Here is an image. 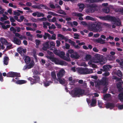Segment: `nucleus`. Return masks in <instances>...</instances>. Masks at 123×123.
Wrapping results in <instances>:
<instances>
[{"mask_svg": "<svg viewBox=\"0 0 123 123\" xmlns=\"http://www.w3.org/2000/svg\"><path fill=\"white\" fill-rule=\"evenodd\" d=\"M122 85L121 82H119L117 84V88L119 89V91H121V89H122Z\"/></svg>", "mask_w": 123, "mask_h": 123, "instance_id": "27", "label": "nucleus"}, {"mask_svg": "<svg viewBox=\"0 0 123 123\" xmlns=\"http://www.w3.org/2000/svg\"><path fill=\"white\" fill-rule=\"evenodd\" d=\"M51 74L52 76V80L53 81H54V82H57L58 81L57 80V79L56 78L55 72H51Z\"/></svg>", "mask_w": 123, "mask_h": 123, "instance_id": "15", "label": "nucleus"}, {"mask_svg": "<svg viewBox=\"0 0 123 123\" xmlns=\"http://www.w3.org/2000/svg\"><path fill=\"white\" fill-rule=\"evenodd\" d=\"M103 103L101 102L98 101V106L100 108H102V105H103Z\"/></svg>", "mask_w": 123, "mask_h": 123, "instance_id": "62", "label": "nucleus"}, {"mask_svg": "<svg viewBox=\"0 0 123 123\" xmlns=\"http://www.w3.org/2000/svg\"><path fill=\"white\" fill-rule=\"evenodd\" d=\"M9 61V58L7 56L4 57V64L7 65L8 64Z\"/></svg>", "mask_w": 123, "mask_h": 123, "instance_id": "30", "label": "nucleus"}, {"mask_svg": "<svg viewBox=\"0 0 123 123\" xmlns=\"http://www.w3.org/2000/svg\"><path fill=\"white\" fill-rule=\"evenodd\" d=\"M25 61L26 64L29 63L31 61L30 57L28 56H26L25 59Z\"/></svg>", "mask_w": 123, "mask_h": 123, "instance_id": "22", "label": "nucleus"}, {"mask_svg": "<svg viewBox=\"0 0 123 123\" xmlns=\"http://www.w3.org/2000/svg\"><path fill=\"white\" fill-rule=\"evenodd\" d=\"M68 58L67 57H66L64 56L63 58V59L65 60L66 61H67L68 62H69L70 61V58L69 57H68Z\"/></svg>", "mask_w": 123, "mask_h": 123, "instance_id": "55", "label": "nucleus"}, {"mask_svg": "<svg viewBox=\"0 0 123 123\" xmlns=\"http://www.w3.org/2000/svg\"><path fill=\"white\" fill-rule=\"evenodd\" d=\"M107 57L108 60L111 61L113 60L114 59L113 56L110 55H108Z\"/></svg>", "mask_w": 123, "mask_h": 123, "instance_id": "48", "label": "nucleus"}, {"mask_svg": "<svg viewBox=\"0 0 123 123\" xmlns=\"http://www.w3.org/2000/svg\"><path fill=\"white\" fill-rule=\"evenodd\" d=\"M47 57L48 58H49V59L50 60L52 61V62H54V61H55V59L56 58L55 57H52V56H48Z\"/></svg>", "mask_w": 123, "mask_h": 123, "instance_id": "42", "label": "nucleus"}, {"mask_svg": "<svg viewBox=\"0 0 123 123\" xmlns=\"http://www.w3.org/2000/svg\"><path fill=\"white\" fill-rule=\"evenodd\" d=\"M54 62L56 64L60 65H65V64H67L66 62L63 61H60L56 58Z\"/></svg>", "mask_w": 123, "mask_h": 123, "instance_id": "8", "label": "nucleus"}, {"mask_svg": "<svg viewBox=\"0 0 123 123\" xmlns=\"http://www.w3.org/2000/svg\"><path fill=\"white\" fill-rule=\"evenodd\" d=\"M72 14L73 16H77L78 17H82L84 15L81 13L76 12H73L72 13Z\"/></svg>", "mask_w": 123, "mask_h": 123, "instance_id": "24", "label": "nucleus"}, {"mask_svg": "<svg viewBox=\"0 0 123 123\" xmlns=\"http://www.w3.org/2000/svg\"><path fill=\"white\" fill-rule=\"evenodd\" d=\"M115 17H113L109 15H107V20L113 21Z\"/></svg>", "mask_w": 123, "mask_h": 123, "instance_id": "31", "label": "nucleus"}, {"mask_svg": "<svg viewBox=\"0 0 123 123\" xmlns=\"http://www.w3.org/2000/svg\"><path fill=\"white\" fill-rule=\"evenodd\" d=\"M107 83V80L105 78H104L100 81L99 85L104 86L106 85Z\"/></svg>", "mask_w": 123, "mask_h": 123, "instance_id": "21", "label": "nucleus"}, {"mask_svg": "<svg viewBox=\"0 0 123 123\" xmlns=\"http://www.w3.org/2000/svg\"><path fill=\"white\" fill-rule=\"evenodd\" d=\"M104 0H88V1L90 3H93L94 2H101Z\"/></svg>", "mask_w": 123, "mask_h": 123, "instance_id": "36", "label": "nucleus"}, {"mask_svg": "<svg viewBox=\"0 0 123 123\" xmlns=\"http://www.w3.org/2000/svg\"><path fill=\"white\" fill-rule=\"evenodd\" d=\"M107 60L103 58V56L100 54H96L94 57L93 61L96 63H100L101 64H103L106 62Z\"/></svg>", "mask_w": 123, "mask_h": 123, "instance_id": "2", "label": "nucleus"}, {"mask_svg": "<svg viewBox=\"0 0 123 123\" xmlns=\"http://www.w3.org/2000/svg\"><path fill=\"white\" fill-rule=\"evenodd\" d=\"M33 56L35 58V60L37 62V54L36 52H35L33 53Z\"/></svg>", "mask_w": 123, "mask_h": 123, "instance_id": "52", "label": "nucleus"}, {"mask_svg": "<svg viewBox=\"0 0 123 123\" xmlns=\"http://www.w3.org/2000/svg\"><path fill=\"white\" fill-rule=\"evenodd\" d=\"M86 19L88 20H93L94 19V18L90 16H87L86 17Z\"/></svg>", "mask_w": 123, "mask_h": 123, "instance_id": "44", "label": "nucleus"}, {"mask_svg": "<svg viewBox=\"0 0 123 123\" xmlns=\"http://www.w3.org/2000/svg\"><path fill=\"white\" fill-rule=\"evenodd\" d=\"M104 11L105 13H108L109 11V9L107 8H106L104 9Z\"/></svg>", "mask_w": 123, "mask_h": 123, "instance_id": "57", "label": "nucleus"}, {"mask_svg": "<svg viewBox=\"0 0 123 123\" xmlns=\"http://www.w3.org/2000/svg\"><path fill=\"white\" fill-rule=\"evenodd\" d=\"M57 37H60L61 38H58V39L59 40H64L66 41L68 40V38L67 37H65L63 35L60 34H58L57 35Z\"/></svg>", "mask_w": 123, "mask_h": 123, "instance_id": "18", "label": "nucleus"}, {"mask_svg": "<svg viewBox=\"0 0 123 123\" xmlns=\"http://www.w3.org/2000/svg\"><path fill=\"white\" fill-rule=\"evenodd\" d=\"M85 93V90L79 88L76 89L74 91L72 92V93L74 97H79L80 96H82Z\"/></svg>", "mask_w": 123, "mask_h": 123, "instance_id": "5", "label": "nucleus"}, {"mask_svg": "<svg viewBox=\"0 0 123 123\" xmlns=\"http://www.w3.org/2000/svg\"><path fill=\"white\" fill-rule=\"evenodd\" d=\"M74 38L75 39H79V35L77 33H75L74 34Z\"/></svg>", "mask_w": 123, "mask_h": 123, "instance_id": "45", "label": "nucleus"}, {"mask_svg": "<svg viewBox=\"0 0 123 123\" xmlns=\"http://www.w3.org/2000/svg\"><path fill=\"white\" fill-rule=\"evenodd\" d=\"M79 7V11L82 12L85 8V5L82 3H78V4Z\"/></svg>", "mask_w": 123, "mask_h": 123, "instance_id": "19", "label": "nucleus"}, {"mask_svg": "<svg viewBox=\"0 0 123 123\" xmlns=\"http://www.w3.org/2000/svg\"><path fill=\"white\" fill-rule=\"evenodd\" d=\"M70 57L73 58L77 59L79 58L80 56L77 52H74L73 54L71 55Z\"/></svg>", "mask_w": 123, "mask_h": 123, "instance_id": "14", "label": "nucleus"}, {"mask_svg": "<svg viewBox=\"0 0 123 123\" xmlns=\"http://www.w3.org/2000/svg\"><path fill=\"white\" fill-rule=\"evenodd\" d=\"M65 48L67 49H69L70 47V45L68 43H65Z\"/></svg>", "mask_w": 123, "mask_h": 123, "instance_id": "56", "label": "nucleus"}, {"mask_svg": "<svg viewBox=\"0 0 123 123\" xmlns=\"http://www.w3.org/2000/svg\"><path fill=\"white\" fill-rule=\"evenodd\" d=\"M65 73V70L63 69L60 70L57 74V78H62Z\"/></svg>", "mask_w": 123, "mask_h": 123, "instance_id": "10", "label": "nucleus"}, {"mask_svg": "<svg viewBox=\"0 0 123 123\" xmlns=\"http://www.w3.org/2000/svg\"><path fill=\"white\" fill-rule=\"evenodd\" d=\"M10 30L11 31H12L14 33H15L16 31V29L12 27H11L10 28Z\"/></svg>", "mask_w": 123, "mask_h": 123, "instance_id": "46", "label": "nucleus"}, {"mask_svg": "<svg viewBox=\"0 0 123 123\" xmlns=\"http://www.w3.org/2000/svg\"><path fill=\"white\" fill-rule=\"evenodd\" d=\"M34 65V62H31L28 65V68H31L33 67Z\"/></svg>", "mask_w": 123, "mask_h": 123, "instance_id": "34", "label": "nucleus"}, {"mask_svg": "<svg viewBox=\"0 0 123 123\" xmlns=\"http://www.w3.org/2000/svg\"><path fill=\"white\" fill-rule=\"evenodd\" d=\"M65 55V53L63 51H59L58 56L60 57H62L64 56Z\"/></svg>", "mask_w": 123, "mask_h": 123, "instance_id": "37", "label": "nucleus"}, {"mask_svg": "<svg viewBox=\"0 0 123 123\" xmlns=\"http://www.w3.org/2000/svg\"><path fill=\"white\" fill-rule=\"evenodd\" d=\"M26 81L22 80H17L16 83L18 84H22L26 83Z\"/></svg>", "mask_w": 123, "mask_h": 123, "instance_id": "23", "label": "nucleus"}, {"mask_svg": "<svg viewBox=\"0 0 123 123\" xmlns=\"http://www.w3.org/2000/svg\"><path fill=\"white\" fill-rule=\"evenodd\" d=\"M103 69H100V70L103 72H107L109 70L110 68H111L112 67L110 65H105L103 66Z\"/></svg>", "mask_w": 123, "mask_h": 123, "instance_id": "11", "label": "nucleus"}, {"mask_svg": "<svg viewBox=\"0 0 123 123\" xmlns=\"http://www.w3.org/2000/svg\"><path fill=\"white\" fill-rule=\"evenodd\" d=\"M20 20L19 19L18 20V22H21L23 21V19L24 18V17L23 16H22L20 17Z\"/></svg>", "mask_w": 123, "mask_h": 123, "instance_id": "58", "label": "nucleus"}, {"mask_svg": "<svg viewBox=\"0 0 123 123\" xmlns=\"http://www.w3.org/2000/svg\"><path fill=\"white\" fill-rule=\"evenodd\" d=\"M56 35L55 34H53L51 37V36L50 35V38H49V39L54 40H55L56 39Z\"/></svg>", "mask_w": 123, "mask_h": 123, "instance_id": "38", "label": "nucleus"}, {"mask_svg": "<svg viewBox=\"0 0 123 123\" xmlns=\"http://www.w3.org/2000/svg\"><path fill=\"white\" fill-rule=\"evenodd\" d=\"M49 41H48L44 43L43 44V47L42 49L44 51H46L48 49H49L50 48L49 44Z\"/></svg>", "mask_w": 123, "mask_h": 123, "instance_id": "9", "label": "nucleus"}, {"mask_svg": "<svg viewBox=\"0 0 123 123\" xmlns=\"http://www.w3.org/2000/svg\"><path fill=\"white\" fill-rule=\"evenodd\" d=\"M36 12L37 13V17H40L41 16L43 17L44 16V14L43 13H40L38 12Z\"/></svg>", "mask_w": 123, "mask_h": 123, "instance_id": "39", "label": "nucleus"}, {"mask_svg": "<svg viewBox=\"0 0 123 123\" xmlns=\"http://www.w3.org/2000/svg\"><path fill=\"white\" fill-rule=\"evenodd\" d=\"M12 42L13 43L19 45L21 44V41L17 38L14 37L13 38Z\"/></svg>", "mask_w": 123, "mask_h": 123, "instance_id": "16", "label": "nucleus"}, {"mask_svg": "<svg viewBox=\"0 0 123 123\" xmlns=\"http://www.w3.org/2000/svg\"><path fill=\"white\" fill-rule=\"evenodd\" d=\"M105 107L107 109L109 108L110 109H112L115 107V105L113 103L108 102L105 104Z\"/></svg>", "mask_w": 123, "mask_h": 123, "instance_id": "13", "label": "nucleus"}, {"mask_svg": "<svg viewBox=\"0 0 123 123\" xmlns=\"http://www.w3.org/2000/svg\"><path fill=\"white\" fill-rule=\"evenodd\" d=\"M97 101L96 99L92 98L90 105L92 107L95 106H96Z\"/></svg>", "mask_w": 123, "mask_h": 123, "instance_id": "29", "label": "nucleus"}, {"mask_svg": "<svg viewBox=\"0 0 123 123\" xmlns=\"http://www.w3.org/2000/svg\"><path fill=\"white\" fill-rule=\"evenodd\" d=\"M12 44H10L9 45L7 46L6 47V49H7V50L13 48L12 47Z\"/></svg>", "mask_w": 123, "mask_h": 123, "instance_id": "41", "label": "nucleus"}, {"mask_svg": "<svg viewBox=\"0 0 123 123\" xmlns=\"http://www.w3.org/2000/svg\"><path fill=\"white\" fill-rule=\"evenodd\" d=\"M44 35L43 36V38L44 39L46 40L47 39V37L48 39H49V38L50 36V35L47 33H45Z\"/></svg>", "mask_w": 123, "mask_h": 123, "instance_id": "32", "label": "nucleus"}, {"mask_svg": "<svg viewBox=\"0 0 123 123\" xmlns=\"http://www.w3.org/2000/svg\"><path fill=\"white\" fill-rule=\"evenodd\" d=\"M50 83H52V82L50 81H46L44 83L45 86L46 87L49 86L50 85Z\"/></svg>", "mask_w": 123, "mask_h": 123, "instance_id": "43", "label": "nucleus"}, {"mask_svg": "<svg viewBox=\"0 0 123 123\" xmlns=\"http://www.w3.org/2000/svg\"><path fill=\"white\" fill-rule=\"evenodd\" d=\"M0 41L1 43L3 44L7 45L9 44L7 40L3 37H1L0 38Z\"/></svg>", "mask_w": 123, "mask_h": 123, "instance_id": "20", "label": "nucleus"}, {"mask_svg": "<svg viewBox=\"0 0 123 123\" xmlns=\"http://www.w3.org/2000/svg\"><path fill=\"white\" fill-rule=\"evenodd\" d=\"M118 99L121 102H123V92H121L118 95Z\"/></svg>", "mask_w": 123, "mask_h": 123, "instance_id": "25", "label": "nucleus"}, {"mask_svg": "<svg viewBox=\"0 0 123 123\" xmlns=\"http://www.w3.org/2000/svg\"><path fill=\"white\" fill-rule=\"evenodd\" d=\"M87 68H84V74H87Z\"/></svg>", "mask_w": 123, "mask_h": 123, "instance_id": "60", "label": "nucleus"}, {"mask_svg": "<svg viewBox=\"0 0 123 123\" xmlns=\"http://www.w3.org/2000/svg\"><path fill=\"white\" fill-rule=\"evenodd\" d=\"M74 52V50L72 49H70L68 51V52L66 53V55L68 57H69L70 56L69 54L71 55Z\"/></svg>", "mask_w": 123, "mask_h": 123, "instance_id": "28", "label": "nucleus"}, {"mask_svg": "<svg viewBox=\"0 0 123 123\" xmlns=\"http://www.w3.org/2000/svg\"><path fill=\"white\" fill-rule=\"evenodd\" d=\"M78 71L80 74H84V68H79Z\"/></svg>", "mask_w": 123, "mask_h": 123, "instance_id": "33", "label": "nucleus"}, {"mask_svg": "<svg viewBox=\"0 0 123 123\" xmlns=\"http://www.w3.org/2000/svg\"><path fill=\"white\" fill-rule=\"evenodd\" d=\"M56 46L57 47H59L61 44L59 40H57L56 41Z\"/></svg>", "mask_w": 123, "mask_h": 123, "instance_id": "64", "label": "nucleus"}, {"mask_svg": "<svg viewBox=\"0 0 123 123\" xmlns=\"http://www.w3.org/2000/svg\"><path fill=\"white\" fill-rule=\"evenodd\" d=\"M6 76L13 78L14 77H20V75L19 73L10 72L7 74Z\"/></svg>", "mask_w": 123, "mask_h": 123, "instance_id": "6", "label": "nucleus"}, {"mask_svg": "<svg viewBox=\"0 0 123 123\" xmlns=\"http://www.w3.org/2000/svg\"><path fill=\"white\" fill-rule=\"evenodd\" d=\"M112 79L113 80H116V81L117 82L119 81L120 80H121V78H118L116 76H113L112 78Z\"/></svg>", "mask_w": 123, "mask_h": 123, "instance_id": "35", "label": "nucleus"}, {"mask_svg": "<svg viewBox=\"0 0 123 123\" xmlns=\"http://www.w3.org/2000/svg\"><path fill=\"white\" fill-rule=\"evenodd\" d=\"M101 37L98 38V39L96 40V42L97 43H99L101 44H104L106 43L105 40H103L102 38L104 39L106 38V37L104 35H102L101 36Z\"/></svg>", "mask_w": 123, "mask_h": 123, "instance_id": "7", "label": "nucleus"}, {"mask_svg": "<svg viewBox=\"0 0 123 123\" xmlns=\"http://www.w3.org/2000/svg\"><path fill=\"white\" fill-rule=\"evenodd\" d=\"M33 74L34 75L33 76V77L34 79L31 77H29L27 79L29 80L30 81L31 84H32L39 82L40 81L39 72L37 71L36 70L34 71Z\"/></svg>", "mask_w": 123, "mask_h": 123, "instance_id": "3", "label": "nucleus"}, {"mask_svg": "<svg viewBox=\"0 0 123 123\" xmlns=\"http://www.w3.org/2000/svg\"><path fill=\"white\" fill-rule=\"evenodd\" d=\"M102 24L100 22H96L92 24L91 29L93 32H100L102 31Z\"/></svg>", "mask_w": 123, "mask_h": 123, "instance_id": "1", "label": "nucleus"}, {"mask_svg": "<svg viewBox=\"0 0 123 123\" xmlns=\"http://www.w3.org/2000/svg\"><path fill=\"white\" fill-rule=\"evenodd\" d=\"M93 73V71L92 69H88L87 68V74H91Z\"/></svg>", "mask_w": 123, "mask_h": 123, "instance_id": "49", "label": "nucleus"}, {"mask_svg": "<svg viewBox=\"0 0 123 123\" xmlns=\"http://www.w3.org/2000/svg\"><path fill=\"white\" fill-rule=\"evenodd\" d=\"M113 22L117 25H120L121 24L120 19L118 18H117L115 17Z\"/></svg>", "mask_w": 123, "mask_h": 123, "instance_id": "17", "label": "nucleus"}, {"mask_svg": "<svg viewBox=\"0 0 123 123\" xmlns=\"http://www.w3.org/2000/svg\"><path fill=\"white\" fill-rule=\"evenodd\" d=\"M118 109L119 110L123 109V104L118 105Z\"/></svg>", "mask_w": 123, "mask_h": 123, "instance_id": "63", "label": "nucleus"}, {"mask_svg": "<svg viewBox=\"0 0 123 123\" xmlns=\"http://www.w3.org/2000/svg\"><path fill=\"white\" fill-rule=\"evenodd\" d=\"M49 6L52 9H55V6L54 5L51 3H49Z\"/></svg>", "mask_w": 123, "mask_h": 123, "instance_id": "53", "label": "nucleus"}, {"mask_svg": "<svg viewBox=\"0 0 123 123\" xmlns=\"http://www.w3.org/2000/svg\"><path fill=\"white\" fill-rule=\"evenodd\" d=\"M31 7L36 9H41V7H40V6H36V5H34L31 6Z\"/></svg>", "mask_w": 123, "mask_h": 123, "instance_id": "51", "label": "nucleus"}, {"mask_svg": "<svg viewBox=\"0 0 123 123\" xmlns=\"http://www.w3.org/2000/svg\"><path fill=\"white\" fill-rule=\"evenodd\" d=\"M56 12V13L58 14L64 15H67V14L66 12L62 10L61 8L60 9V10H58Z\"/></svg>", "mask_w": 123, "mask_h": 123, "instance_id": "26", "label": "nucleus"}, {"mask_svg": "<svg viewBox=\"0 0 123 123\" xmlns=\"http://www.w3.org/2000/svg\"><path fill=\"white\" fill-rule=\"evenodd\" d=\"M57 82H54L56 83H58L59 82V83L63 85L65 83V80L64 78H57Z\"/></svg>", "mask_w": 123, "mask_h": 123, "instance_id": "12", "label": "nucleus"}, {"mask_svg": "<svg viewBox=\"0 0 123 123\" xmlns=\"http://www.w3.org/2000/svg\"><path fill=\"white\" fill-rule=\"evenodd\" d=\"M87 8L86 10V12L93 13L95 11L98 10L97 8V5L95 4H88L87 5Z\"/></svg>", "mask_w": 123, "mask_h": 123, "instance_id": "4", "label": "nucleus"}, {"mask_svg": "<svg viewBox=\"0 0 123 123\" xmlns=\"http://www.w3.org/2000/svg\"><path fill=\"white\" fill-rule=\"evenodd\" d=\"M18 52L20 54H21L23 53L22 50H23V48L22 47H20L18 48L17 49Z\"/></svg>", "mask_w": 123, "mask_h": 123, "instance_id": "40", "label": "nucleus"}, {"mask_svg": "<svg viewBox=\"0 0 123 123\" xmlns=\"http://www.w3.org/2000/svg\"><path fill=\"white\" fill-rule=\"evenodd\" d=\"M55 25L58 28L60 29L61 28V25L60 24H58L57 23H55Z\"/></svg>", "mask_w": 123, "mask_h": 123, "instance_id": "61", "label": "nucleus"}, {"mask_svg": "<svg viewBox=\"0 0 123 123\" xmlns=\"http://www.w3.org/2000/svg\"><path fill=\"white\" fill-rule=\"evenodd\" d=\"M69 43H70L73 46H75V43L74 42L72 41L71 40H70V41H69Z\"/></svg>", "mask_w": 123, "mask_h": 123, "instance_id": "59", "label": "nucleus"}, {"mask_svg": "<svg viewBox=\"0 0 123 123\" xmlns=\"http://www.w3.org/2000/svg\"><path fill=\"white\" fill-rule=\"evenodd\" d=\"M35 42L36 45L37 46H38L40 43V41L37 39H36Z\"/></svg>", "mask_w": 123, "mask_h": 123, "instance_id": "54", "label": "nucleus"}, {"mask_svg": "<svg viewBox=\"0 0 123 123\" xmlns=\"http://www.w3.org/2000/svg\"><path fill=\"white\" fill-rule=\"evenodd\" d=\"M117 75L120 77H122L123 75L121 71L120 70H118L117 73Z\"/></svg>", "mask_w": 123, "mask_h": 123, "instance_id": "50", "label": "nucleus"}, {"mask_svg": "<svg viewBox=\"0 0 123 123\" xmlns=\"http://www.w3.org/2000/svg\"><path fill=\"white\" fill-rule=\"evenodd\" d=\"M91 56L89 54L87 55L86 57V59L87 60H89L91 59Z\"/></svg>", "mask_w": 123, "mask_h": 123, "instance_id": "47", "label": "nucleus"}]
</instances>
